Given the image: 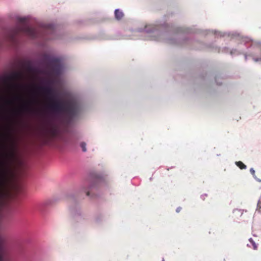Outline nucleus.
<instances>
[{
    "label": "nucleus",
    "instance_id": "a211bd4d",
    "mask_svg": "<svg viewBox=\"0 0 261 261\" xmlns=\"http://www.w3.org/2000/svg\"><path fill=\"white\" fill-rule=\"evenodd\" d=\"M7 102L8 103H11V101H10V100H8Z\"/></svg>",
    "mask_w": 261,
    "mask_h": 261
},
{
    "label": "nucleus",
    "instance_id": "9b49d317",
    "mask_svg": "<svg viewBox=\"0 0 261 261\" xmlns=\"http://www.w3.org/2000/svg\"><path fill=\"white\" fill-rule=\"evenodd\" d=\"M256 210L259 212H261V196L258 201Z\"/></svg>",
    "mask_w": 261,
    "mask_h": 261
},
{
    "label": "nucleus",
    "instance_id": "ddd939ff",
    "mask_svg": "<svg viewBox=\"0 0 261 261\" xmlns=\"http://www.w3.org/2000/svg\"><path fill=\"white\" fill-rule=\"evenodd\" d=\"M80 146H81V148H82L83 151L86 152L87 151L86 147V143L82 142L80 144Z\"/></svg>",
    "mask_w": 261,
    "mask_h": 261
},
{
    "label": "nucleus",
    "instance_id": "7ed1b4c3",
    "mask_svg": "<svg viewBox=\"0 0 261 261\" xmlns=\"http://www.w3.org/2000/svg\"><path fill=\"white\" fill-rule=\"evenodd\" d=\"M23 79V74L21 71H16L11 75L6 76L5 79V82L10 83V86L13 88H20L22 86L18 83L22 81Z\"/></svg>",
    "mask_w": 261,
    "mask_h": 261
},
{
    "label": "nucleus",
    "instance_id": "9d476101",
    "mask_svg": "<svg viewBox=\"0 0 261 261\" xmlns=\"http://www.w3.org/2000/svg\"><path fill=\"white\" fill-rule=\"evenodd\" d=\"M249 241L250 244L249 245L248 244V245H249L250 247L252 246V248H253V249H254V250L257 249V246L256 244V243H255V242L253 241V240L252 239L250 238V239H249Z\"/></svg>",
    "mask_w": 261,
    "mask_h": 261
},
{
    "label": "nucleus",
    "instance_id": "4be33fe9",
    "mask_svg": "<svg viewBox=\"0 0 261 261\" xmlns=\"http://www.w3.org/2000/svg\"><path fill=\"white\" fill-rule=\"evenodd\" d=\"M17 112H18V111H14V113H16V112L17 113Z\"/></svg>",
    "mask_w": 261,
    "mask_h": 261
},
{
    "label": "nucleus",
    "instance_id": "412c9836",
    "mask_svg": "<svg viewBox=\"0 0 261 261\" xmlns=\"http://www.w3.org/2000/svg\"><path fill=\"white\" fill-rule=\"evenodd\" d=\"M255 61L256 62V61H259V59H255Z\"/></svg>",
    "mask_w": 261,
    "mask_h": 261
},
{
    "label": "nucleus",
    "instance_id": "0eeeda50",
    "mask_svg": "<svg viewBox=\"0 0 261 261\" xmlns=\"http://www.w3.org/2000/svg\"><path fill=\"white\" fill-rule=\"evenodd\" d=\"M124 16L123 12L119 10H115V18L118 20L121 19Z\"/></svg>",
    "mask_w": 261,
    "mask_h": 261
},
{
    "label": "nucleus",
    "instance_id": "f257e3e1",
    "mask_svg": "<svg viewBox=\"0 0 261 261\" xmlns=\"http://www.w3.org/2000/svg\"><path fill=\"white\" fill-rule=\"evenodd\" d=\"M36 88L41 91L49 100L47 108L51 112L66 116L69 119L72 118L78 112V106L73 100L66 101L55 100L54 98V90L49 87L37 86Z\"/></svg>",
    "mask_w": 261,
    "mask_h": 261
},
{
    "label": "nucleus",
    "instance_id": "4468645a",
    "mask_svg": "<svg viewBox=\"0 0 261 261\" xmlns=\"http://www.w3.org/2000/svg\"><path fill=\"white\" fill-rule=\"evenodd\" d=\"M250 172L253 177L255 178V170L253 168H251L250 169Z\"/></svg>",
    "mask_w": 261,
    "mask_h": 261
},
{
    "label": "nucleus",
    "instance_id": "f3484780",
    "mask_svg": "<svg viewBox=\"0 0 261 261\" xmlns=\"http://www.w3.org/2000/svg\"><path fill=\"white\" fill-rule=\"evenodd\" d=\"M4 166H7V163H3Z\"/></svg>",
    "mask_w": 261,
    "mask_h": 261
},
{
    "label": "nucleus",
    "instance_id": "39448f33",
    "mask_svg": "<svg viewBox=\"0 0 261 261\" xmlns=\"http://www.w3.org/2000/svg\"><path fill=\"white\" fill-rule=\"evenodd\" d=\"M36 100L34 99H31L25 102L23 104L20 110L23 112H31L33 111V108L31 105L36 103Z\"/></svg>",
    "mask_w": 261,
    "mask_h": 261
},
{
    "label": "nucleus",
    "instance_id": "aec40b11",
    "mask_svg": "<svg viewBox=\"0 0 261 261\" xmlns=\"http://www.w3.org/2000/svg\"><path fill=\"white\" fill-rule=\"evenodd\" d=\"M257 181H258L259 182H261V180L260 179H257Z\"/></svg>",
    "mask_w": 261,
    "mask_h": 261
},
{
    "label": "nucleus",
    "instance_id": "f03ea898",
    "mask_svg": "<svg viewBox=\"0 0 261 261\" xmlns=\"http://www.w3.org/2000/svg\"><path fill=\"white\" fill-rule=\"evenodd\" d=\"M18 20L19 23L9 35L8 38L10 40L14 41L16 36L20 33H23L32 38H37L39 36L37 30L30 27L27 24L25 18H19Z\"/></svg>",
    "mask_w": 261,
    "mask_h": 261
},
{
    "label": "nucleus",
    "instance_id": "dca6fc26",
    "mask_svg": "<svg viewBox=\"0 0 261 261\" xmlns=\"http://www.w3.org/2000/svg\"><path fill=\"white\" fill-rule=\"evenodd\" d=\"M28 70L29 71H32V68L31 66H28Z\"/></svg>",
    "mask_w": 261,
    "mask_h": 261
},
{
    "label": "nucleus",
    "instance_id": "423d86ee",
    "mask_svg": "<svg viewBox=\"0 0 261 261\" xmlns=\"http://www.w3.org/2000/svg\"><path fill=\"white\" fill-rule=\"evenodd\" d=\"M49 134L52 138L56 137L58 135V130L55 127H52L49 130Z\"/></svg>",
    "mask_w": 261,
    "mask_h": 261
},
{
    "label": "nucleus",
    "instance_id": "1a4fd4ad",
    "mask_svg": "<svg viewBox=\"0 0 261 261\" xmlns=\"http://www.w3.org/2000/svg\"><path fill=\"white\" fill-rule=\"evenodd\" d=\"M236 164L241 169H245L247 168L246 166L241 161L236 162Z\"/></svg>",
    "mask_w": 261,
    "mask_h": 261
},
{
    "label": "nucleus",
    "instance_id": "6e6552de",
    "mask_svg": "<svg viewBox=\"0 0 261 261\" xmlns=\"http://www.w3.org/2000/svg\"><path fill=\"white\" fill-rule=\"evenodd\" d=\"M8 170L7 169H2L0 168V175L1 176V178L3 179H4L6 177L7 173Z\"/></svg>",
    "mask_w": 261,
    "mask_h": 261
},
{
    "label": "nucleus",
    "instance_id": "20e7f679",
    "mask_svg": "<svg viewBox=\"0 0 261 261\" xmlns=\"http://www.w3.org/2000/svg\"><path fill=\"white\" fill-rule=\"evenodd\" d=\"M50 64L53 72L56 75H59L61 70L60 60L56 58L52 59L50 61Z\"/></svg>",
    "mask_w": 261,
    "mask_h": 261
},
{
    "label": "nucleus",
    "instance_id": "2eb2a0df",
    "mask_svg": "<svg viewBox=\"0 0 261 261\" xmlns=\"http://www.w3.org/2000/svg\"><path fill=\"white\" fill-rule=\"evenodd\" d=\"M181 209V207H177L176 210V212H177V213L179 212L180 211Z\"/></svg>",
    "mask_w": 261,
    "mask_h": 261
},
{
    "label": "nucleus",
    "instance_id": "f8f14e48",
    "mask_svg": "<svg viewBox=\"0 0 261 261\" xmlns=\"http://www.w3.org/2000/svg\"><path fill=\"white\" fill-rule=\"evenodd\" d=\"M6 156L7 158L10 159L13 158L14 156V153L13 151H11L9 153L6 154Z\"/></svg>",
    "mask_w": 261,
    "mask_h": 261
},
{
    "label": "nucleus",
    "instance_id": "6ab92c4d",
    "mask_svg": "<svg viewBox=\"0 0 261 261\" xmlns=\"http://www.w3.org/2000/svg\"><path fill=\"white\" fill-rule=\"evenodd\" d=\"M86 195H87V196H89V192H86Z\"/></svg>",
    "mask_w": 261,
    "mask_h": 261
}]
</instances>
